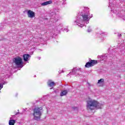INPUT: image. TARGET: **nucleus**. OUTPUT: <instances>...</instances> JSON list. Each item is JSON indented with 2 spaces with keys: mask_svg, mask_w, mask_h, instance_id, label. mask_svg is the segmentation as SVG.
<instances>
[{
  "mask_svg": "<svg viewBox=\"0 0 125 125\" xmlns=\"http://www.w3.org/2000/svg\"><path fill=\"white\" fill-rule=\"evenodd\" d=\"M93 17V15L89 13V8L85 7H81L80 12L76 17V20L74 21V24L77 25L80 28L85 26V24L89 23V20Z\"/></svg>",
  "mask_w": 125,
  "mask_h": 125,
  "instance_id": "f257e3e1",
  "label": "nucleus"
},
{
  "mask_svg": "<svg viewBox=\"0 0 125 125\" xmlns=\"http://www.w3.org/2000/svg\"><path fill=\"white\" fill-rule=\"evenodd\" d=\"M101 104L95 100H90L87 101V109L88 110H94L95 108L98 109H101Z\"/></svg>",
  "mask_w": 125,
  "mask_h": 125,
  "instance_id": "f03ea898",
  "label": "nucleus"
},
{
  "mask_svg": "<svg viewBox=\"0 0 125 125\" xmlns=\"http://www.w3.org/2000/svg\"><path fill=\"white\" fill-rule=\"evenodd\" d=\"M42 107H36L33 109V116L34 117V120L36 121H39L41 120L42 117Z\"/></svg>",
  "mask_w": 125,
  "mask_h": 125,
  "instance_id": "7ed1b4c3",
  "label": "nucleus"
},
{
  "mask_svg": "<svg viewBox=\"0 0 125 125\" xmlns=\"http://www.w3.org/2000/svg\"><path fill=\"white\" fill-rule=\"evenodd\" d=\"M13 61L14 63H15L16 66H18L19 68H22L23 67V61L20 57L14 58Z\"/></svg>",
  "mask_w": 125,
  "mask_h": 125,
  "instance_id": "20e7f679",
  "label": "nucleus"
},
{
  "mask_svg": "<svg viewBox=\"0 0 125 125\" xmlns=\"http://www.w3.org/2000/svg\"><path fill=\"white\" fill-rule=\"evenodd\" d=\"M98 62L97 60H91L90 62H88L85 65V68H90V67H93L94 65H96Z\"/></svg>",
  "mask_w": 125,
  "mask_h": 125,
  "instance_id": "39448f33",
  "label": "nucleus"
},
{
  "mask_svg": "<svg viewBox=\"0 0 125 125\" xmlns=\"http://www.w3.org/2000/svg\"><path fill=\"white\" fill-rule=\"evenodd\" d=\"M47 85L48 86H49V87H51L50 89H52L53 88V86H55L56 85V84L54 82H53L51 80H49L47 82Z\"/></svg>",
  "mask_w": 125,
  "mask_h": 125,
  "instance_id": "423d86ee",
  "label": "nucleus"
},
{
  "mask_svg": "<svg viewBox=\"0 0 125 125\" xmlns=\"http://www.w3.org/2000/svg\"><path fill=\"white\" fill-rule=\"evenodd\" d=\"M111 14H112V13H113V14H114V15L115 16H118V17L122 18V17L123 16V15H122L120 13H118V11L116 10H111Z\"/></svg>",
  "mask_w": 125,
  "mask_h": 125,
  "instance_id": "0eeeda50",
  "label": "nucleus"
},
{
  "mask_svg": "<svg viewBox=\"0 0 125 125\" xmlns=\"http://www.w3.org/2000/svg\"><path fill=\"white\" fill-rule=\"evenodd\" d=\"M27 15L29 18H33L35 17V12L29 10L27 12Z\"/></svg>",
  "mask_w": 125,
  "mask_h": 125,
  "instance_id": "6e6552de",
  "label": "nucleus"
},
{
  "mask_svg": "<svg viewBox=\"0 0 125 125\" xmlns=\"http://www.w3.org/2000/svg\"><path fill=\"white\" fill-rule=\"evenodd\" d=\"M52 3H53V1H52V0H50L42 3L41 5L42 6H45V5H48V4H52Z\"/></svg>",
  "mask_w": 125,
  "mask_h": 125,
  "instance_id": "1a4fd4ad",
  "label": "nucleus"
},
{
  "mask_svg": "<svg viewBox=\"0 0 125 125\" xmlns=\"http://www.w3.org/2000/svg\"><path fill=\"white\" fill-rule=\"evenodd\" d=\"M116 46H117V47H125V44L124 43V41H123L122 42L117 43V45L114 46V47H116Z\"/></svg>",
  "mask_w": 125,
  "mask_h": 125,
  "instance_id": "9d476101",
  "label": "nucleus"
},
{
  "mask_svg": "<svg viewBox=\"0 0 125 125\" xmlns=\"http://www.w3.org/2000/svg\"><path fill=\"white\" fill-rule=\"evenodd\" d=\"M24 61H28L29 58H30V55L29 54H24L23 55Z\"/></svg>",
  "mask_w": 125,
  "mask_h": 125,
  "instance_id": "9b49d317",
  "label": "nucleus"
},
{
  "mask_svg": "<svg viewBox=\"0 0 125 125\" xmlns=\"http://www.w3.org/2000/svg\"><path fill=\"white\" fill-rule=\"evenodd\" d=\"M115 0H109V6L112 8V6H114L115 4L114 3Z\"/></svg>",
  "mask_w": 125,
  "mask_h": 125,
  "instance_id": "f8f14e48",
  "label": "nucleus"
},
{
  "mask_svg": "<svg viewBox=\"0 0 125 125\" xmlns=\"http://www.w3.org/2000/svg\"><path fill=\"white\" fill-rule=\"evenodd\" d=\"M57 30L59 31H61V30H63V24L61 23L57 26Z\"/></svg>",
  "mask_w": 125,
  "mask_h": 125,
  "instance_id": "ddd939ff",
  "label": "nucleus"
},
{
  "mask_svg": "<svg viewBox=\"0 0 125 125\" xmlns=\"http://www.w3.org/2000/svg\"><path fill=\"white\" fill-rule=\"evenodd\" d=\"M15 123H16V120H10L9 121V125H15Z\"/></svg>",
  "mask_w": 125,
  "mask_h": 125,
  "instance_id": "4468645a",
  "label": "nucleus"
},
{
  "mask_svg": "<svg viewBox=\"0 0 125 125\" xmlns=\"http://www.w3.org/2000/svg\"><path fill=\"white\" fill-rule=\"evenodd\" d=\"M67 93H68V91H67V90H64L62 91V92L61 93V96H64L66 95Z\"/></svg>",
  "mask_w": 125,
  "mask_h": 125,
  "instance_id": "2eb2a0df",
  "label": "nucleus"
},
{
  "mask_svg": "<svg viewBox=\"0 0 125 125\" xmlns=\"http://www.w3.org/2000/svg\"><path fill=\"white\" fill-rule=\"evenodd\" d=\"M53 19L55 22H57V21H58L59 20V18L58 17V16L56 15V14H55Z\"/></svg>",
  "mask_w": 125,
  "mask_h": 125,
  "instance_id": "dca6fc26",
  "label": "nucleus"
},
{
  "mask_svg": "<svg viewBox=\"0 0 125 125\" xmlns=\"http://www.w3.org/2000/svg\"><path fill=\"white\" fill-rule=\"evenodd\" d=\"M104 83V79H101L98 80V83Z\"/></svg>",
  "mask_w": 125,
  "mask_h": 125,
  "instance_id": "f3484780",
  "label": "nucleus"
},
{
  "mask_svg": "<svg viewBox=\"0 0 125 125\" xmlns=\"http://www.w3.org/2000/svg\"><path fill=\"white\" fill-rule=\"evenodd\" d=\"M92 30L91 29V26H88V29H87V32L88 33H90Z\"/></svg>",
  "mask_w": 125,
  "mask_h": 125,
  "instance_id": "a211bd4d",
  "label": "nucleus"
},
{
  "mask_svg": "<svg viewBox=\"0 0 125 125\" xmlns=\"http://www.w3.org/2000/svg\"><path fill=\"white\" fill-rule=\"evenodd\" d=\"M37 40H35L34 42H42V39H41V38H39L38 39H36Z\"/></svg>",
  "mask_w": 125,
  "mask_h": 125,
  "instance_id": "6ab92c4d",
  "label": "nucleus"
},
{
  "mask_svg": "<svg viewBox=\"0 0 125 125\" xmlns=\"http://www.w3.org/2000/svg\"><path fill=\"white\" fill-rule=\"evenodd\" d=\"M3 84H4V83H0V90L1 89V88H2V87H3Z\"/></svg>",
  "mask_w": 125,
  "mask_h": 125,
  "instance_id": "aec40b11",
  "label": "nucleus"
},
{
  "mask_svg": "<svg viewBox=\"0 0 125 125\" xmlns=\"http://www.w3.org/2000/svg\"><path fill=\"white\" fill-rule=\"evenodd\" d=\"M66 0H62V5H65V4H66Z\"/></svg>",
  "mask_w": 125,
  "mask_h": 125,
  "instance_id": "412c9836",
  "label": "nucleus"
},
{
  "mask_svg": "<svg viewBox=\"0 0 125 125\" xmlns=\"http://www.w3.org/2000/svg\"><path fill=\"white\" fill-rule=\"evenodd\" d=\"M64 31H66V33H68V29H64Z\"/></svg>",
  "mask_w": 125,
  "mask_h": 125,
  "instance_id": "4be33fe9",
  "label": "nucleus"
},
{
  "mask_svg": "<svg viewBox=\"0 0 125 125\" xmlns=\"http://www.w3.org/2000/svg\"><path fill=\"white\" fill-rule=\"evenodd\" d=\"M118 36L119 38H121V37H122V34H118Z\"/></svg>",
  "mask_w": 125,
  "mask_h": 125,
  "instance_id": "5701e85b",
  "label": "nucleus"
},
{
  "mask_svg": "<svg viewBox=\"0 0 125 125\" xmlns=\"http://www.w3.org/2000/svg\"><path fill=\"white\" fill-rule=\"evenodd\" d=\"M104 38H102L101 42H104Z\"/></svg>",
  "mask_w": 125,
  "mask_h": 125,
  "instance_id": "b1692460",
  "label": "nucleus"
},
{
  "mask_svg": "<svg viewBox=\"0 0 125 125\" xmlns=\"http://www.w3.org/2000/svg\"><path fill=\"white\" fill-rule=\"evenodd\" d=\"M42 45V44H40V45Z\"/></svg>",
  "mask_w": 125,
  "mask_h": 125,
  "instance_id": "393cba45",
  "label": "nucleus"
},
{
  "mask_svg": "<svg viewBox=\"0 0 125 125\" xmlns=\"http://www.w3.org/2000/svg\"><path fill=\"white\" fill-rule=\"evenodd\" d=\"M100 35H101V33H99Z\"/></svg>",
  "mask_w": 125,
  "mask_h": 125,
  "instance_id": "a878e982",
  "label": "nucleus"
},
{
  "mask_svg": "<svg viewBox=\"0 0 125 125\" xmlns=\"http://www.w3.org/2000/svg\"><path fill=\"white\" fill-rule=\"evenodd\" d=\"M54 92H56V91H54Z\"/></svg>",
  "mask_w": 125,
  "mask_h": 125,
  "instance_id": "bb28decb",
  "label": "nucleus"
},
{
  "mask_svg": "<svg viewBox=\"0 0 125 125\" xmlns=\"http://www.w3.org/2000/svg\"><path fill=\"white\" fill-rule=\"evenodd\" d=\"M0 41H1V40H0Z\"/></svg>",
  "mask_w": 125,
  "mask_h": 125,
  "instance_id": "cd10ccee",
  "label": "nucleus"
}]
</instances>
